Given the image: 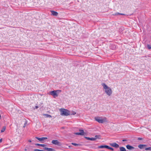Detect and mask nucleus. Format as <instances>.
<instances>
[{"instance_id": "obj_1", "label": "nucleus", "mask_w": 151, "mask_h": 151, "mask_svg": "<svg viewBox=\"0 0 151 151\" xmlns=\"http://www.w3.org/2000/svg\"><path fill=\"white\" fill-rule=\"evenodd\" d=\"M102 85L103 87L105 89V92L106 94L109 96H111L112 93V91L111 89L105 83H102Z\"/></svg>"}, {"instance_id": "obj_2", "label": "nucleus", "mask_w": 151, "mask_h": 151, "mask_svg": "<svg viewBox=\"0 0 151 151\" xmlns=\"http://www.w3.org/2000/svg\"><path fill=\"white\" fill-rule=\"evenodd\" d=\"M60 115L62 116H68L70 115V111L65 109H60Z\"/></svg>"}, {"instance_id": "obj_3", "label": "nucleus", "mask_w": 151, "mask_h": 151, "mask_svg": "<svg viewBox=\"0 0 151 151\" xmlns=\"http://www.w3.org/2000/svg\"><path fill=\"white\" fill-rule=\"evenodd\" d=\"M61 92L60 90H54L50 92V94L53 96L54 98L58 97L59 94Z\"/></svg>"}, {"instance_id": "obj_4", "label": "nucleus", "mask_w": 151, "mask_h": 151, "mask_svg": "<svg viewBox=\"0 0 151 151\" xmlns=\"http://www.w3.org/2000/svg\"><path fill=\"white\" fill-rule=\"evenodd\" d=\"M95 120L99 123H103L104 122H107V119L106 117H104L103 119L102 117H96L95 118Z\"/></svg>"}, {"instance_id": "obj_5", "label": "nucleus", "mask_w": 151, "mask_h": 151, "mask_svg": "<svg viewBox=\"0 0 151 151\" xmlns=\"http://www.w3.org/2000/svg\"><path fill=\"white\" fill-rule=\"evenodd\" d=\"M51 143L54 145H57L58 146H60L62 145V143L59 142L57 140H53L51 142Z\"/></svg>"}, {"instance_id": "obj_6", "label": "nucleus", "mask_w": 151, "mask_h": 151, "mask_svg": "<svg viewBox=\"0 0 151 151\" xmlns=\"http://www.w3.org/2000/svg\"><path fill=\"white\" fill-rule=\"evenodd\" d=\"M79 131L80 132H76L74 133V134L80 135H84V132L83 130L80 129L79 130Z\"/></svg>"}, {"instance_id": "obj_7", "label": "nucleus", "mask_w": 151, "mask_h": 151, "mask_svg": "<svg viewBox=\"0 0 151 151\" xmlns=\"http://www.w3.org/2000/svg\"><path fill=\"white\" fill-rule=\"evenodd\" d=\"M110 145L112 147L117 148L119 147V145L115 142L110 144Z\"/></svg>"}, {"instance_id": "obj_8", "label": "nucleus", "mask_w": 151, "mask_h": 151, "mask_svg": "<svg viewBox=\"0 0 151 151\" xmlns=\"http://www.w3.org/2000/svg\"><path fill=\"white\" fill-rule=\"evenodd\" d=\"M35 138L36 139H37L39 141H42L45 139H47V137H42V138H40L37 137H36Z\"/></svg>"}, {"instance_id": "obj_9", "label": "nucleus", "mask_w": 151, "mask_h": 151, "mask_svg": "<svg viewBox=\"0 0 151 151\" xmlns=\"http://www.w3.org/2000/svg\"><path fill=\"white\" fill-rule=\"evenodd\" d=\"M126 148L127 149L129 150H133L134 149V147L130 146L129 145H127L126 146Z\"/></svg>"}, {"instance_id": "obj_10", "label": "nucleus", "mask_w": 151, "mask_h": 151, "mask_svg": "<svg viewBox=\"0 0 151 151\" xmlns=\"http://www.w3.org/2000/svg\"><path fill=\"white\" fill-rule=\"evenodd\" d=\"M51 12L52 13V14L54 16H57L58 15V13L56 12H55L54 11H51Z\"/></svg>"}, {"instance_id": "obj_11", "label": "nucleus", "mask_w": 151, "mask_h": 151, "mask_svg": "<svg viewBox=\"0 0 151 151\" xmlns=\"http://www.w3.org/2000/svg\"><path fill=\"white\" fill-rule=\"evenodd\" d=\"M146 145H142L140 144L138 145V147L140 149H142L144 148V147H146Z\"/></svg>"}, {"instance_id": "obj_12", "label": "nucleus", "mask_w": 151, "mask_h": 151, "mask_svg": "<svg viewBox=\"0 0 151 151\" xmlns=\"http://www.w3.org/2000/svg\"><path fill=\"white\" fill-rule=\"evenodd\" d=\"M85 138L88 140H90L91 141H94L96 140V138H90L87 137H85Z\"/></svg>"}, {"instance_id": "obj_13", "label": "nucleus", "mask_w": 151, "mask_h": 151, "mask_svg": "<svg viewBox=\"0 0 151 151\" xmlns=\"http://www.w3.org/2000/svg\"><path fill=\"white\" fill-rule=\"evenodd\" d=\"M44 149L45 150H47L48 151H54V150L52 148H49L48 147H45Z\"/></svg>"}, {"instance_id": "obj_14", "label": "nucleus", "mask_w": 151, "mask_h": 151, "mask_svg": "<svg viewBox=\"0 0 151 151\" xmlns=\"http://www.w3.org/2000/svg\"><path fill=\"white\" fill-rule=\"evenodd\" d=\"M119 149L120 151H126V149L124 147H120Z\"/></svg>"}, {"instance_id": "obj_15", "label": "nucleus", "mask_w": 151, "mask_h": 151, "mask_svg": "<svg viewBox=\"0 0 151 151\" xmlns=\"http://www.w3.org/2000/svg\"><path fill=\"white\" fill-rule=\"evenodd\" d=\"M35 145H36L42 146V147H44L46 146L45 145L41 144H35Z\"/></svg>"}, {"instance_id": "obj_16", "label": "nucleus", "mask_w": 151, "mask_h": 151, "mask_svg": "<svg viewBox=\"0 0 151 151\" xmlns=\"http://www.w3.org/2000/svg\"><path fill=\"white\" fill-rule=\"evenodd\" d=\"M71 144L75 146H78L81 145L80 144H76L74 143H72Z\"/></svg>"}, {"instance_id": "obj_17", "label": "nucleus", "mask_w": 151, "mask_h": 151, "mask_svg": "<svg viewBox=\"0 0 151 151\" xmlns=\"http://www.w3.org/2000/svg\"><path fill=\"white\" fill-rule=\"evenodd\" d=\"M106 148L109 149L112 151H113L114 150V149L113 148L110 147L107 145L106 146Z\"/></svg>"}, {"instance_id": "obj_18", "label": "nucleus", "mask_w": 151, "mask_h": 151, "mask_svg": "<svg viewBox=\"0 0 151 151\" xmlns=\"http://www.w3.org/2000/svg\"><path fill=\"white\" fill-rule=\"evenodd\" d=\"M6 129V127H3L1 130V132H4L5 131Z\"/></svg>"}, {"instance_id": "obj_19", "label": "nucleus", "mask_w": 151, "mask_h": 151, "mask_svg": "<svg viewBox=\"0 0 151 151\" xmlns=\"http://www.w3.org/2000/svg\"><path fill=\"white\" fill-rule=\"evenodd\" d=\"M107 145H101L99 147V148H106Z\"/></svg>"}, {"instance_id": "obj_20", "label": "nucleus", "mask_w": 151, "mask_h": 151, "mask_svg": "<svg viewBox=\"0 0 151 151\" xmlns=\"http://www.w3.org/2000/svg\"><path fill=\"white\" fill-rule=\"evenodd\" d=\"M119 14L121 15H124V14H121L119 13H115V14H113V15H117Z\"/></svg>"}, {"instance_id": "obj_21", "label": "nucleus", "mask_w": 151, "mask_h": 151, "mask_svg": "<svg viewBox=\"0 0 151 151\" xmlns=\"http://www.w3.org/2000/svg\"><path fill=\"white\" fill-rule=\"evenodd\" d=\"M100 135H96L95 136V137L94 138H96V139H99L100 138Z\"/></svg>"}, {"instance_id": "obj_22", "label": "nucleus", "mask_w": 151, "mask_h": 151, "mask_svg": "<svg viewBox=\"0 0 151 151\" xmlns=\"http://www.w3.org/2000/svg\"><path fill=\"white\" fill-rule=\"evenodd\" d=\"M145 150H151V147L146 148H145Z\"/></svg>"}, {"instance_id": "obj_23", "label": "nucleus", "mask_w": 151, "mask_h": 151, "mask_svg": "<svg viewBox=\"0 0 151 151\" xmlns=\"http://www.w3.org/2000/svg\"><path fill=\"white\" fill-rule=\"evenodd\" d=\"M44 115L46 116V117H51V116L50 115L47 114H44Z\"/></svg>"}, {"instance_id": "obj_24", "label": "nucleus", "mask_w": 151, "mask_h": 151, "mask_svg": "<svg viewBox=\"0 0 151 151\" xmlns=\"http://www.w3.org/2000/svg\"><path fill=\"white\" fill-rule=\"evenodd\" d=\"M147 47L149 49H151V46L149 45H147Z\"/></svg>"}, {"instance_id": "obj_25", "label": "nucleus", "mask_w": 151, "mask_h": 151, "mask_svg": "<svg viewBox=\"0 0 151 151\" xmlns=\"http://www.w3.org/2000/svg\"><path fill=\"white\" fill-rule=\"evenodd\" d=\"M76 114V112L74 111H73L71 113H70V115H74L75 114Z\"/></svg>"}, {"instance_id": "obj_26", "label": "nucleus", "mask_w": 151, "mask_h": 151, "mask_svg": "<svg viewBox=\"0 0 151 151\" xmlns=\"http://www.w3.org/2000/svg\"><path fill=\"white\" fill-rule=\"evenodd\" d=\"M34 151H44L43 150H40L37 149H35L34 150Z\"/></svg>"}, {"instance_id": "obj_27", "label": "nucleus", "mask_w": 151, "mask_h": 151, "mask_svg": "<svg viewBox=\"0 0 151 151\" xmlns=\"http://www.w3.org/2000/svg\"><path fill=\"white\" fill-rule=\"evenodd\" d=\"M27 124V122H26L24 124V126H23V127L24 128L26 126Z\"/></svg>"}, {"instance_id": "obj_28", "label": "nucleus", "mask_w": 151, "mask_h": 151, "mask_svg": "<svg viewBox=\"0 0 151 151\" xmlns=\"http://www.w3.org/2000/svg\"><path fill=\"white\" fill-rule=\"evenodd\" d=\"M138 139L139 140H142V138H140V137H139V138H138Z\"/></svg>"}, {"instance_id": "obj_29", "label": "nucleus", "mask_w": 151, "mask_h": 151, "mask_svg": "<svg viewBox=\"0 0 151 151\" xmlns=\"http://www.w3.org/2000/svg\"><path fill=\"white\" fill-rule=\"evenodd\" d=\"M35 108L36 109H37L38 108V106H35Z\"/></svg>"}, {"instance_id": "obj_30", "label": "nucleus", "mask_w": 151, "mask_h": 151, "mask_svg": "<svg viewBox=\"0 0 151 151\" xmlns=\"http://www.w3.org/2000/svg\"><path fill=\"white\" fill-rule=\"evenodd\" d=\"M2 141V139H0V143Z\"/></svg>"}, {"instance_id": "obj_31", "label": "nucleus", "mask_w": 151, "mask_h": 151, "mask_svg": "<svg viewBox=\"0 0 151 151\" xmlns=\"http://www.w3.org/2000/svg\"><path fill=\"white\" fill-rule=\"evenodd\" d=\"M28 142H31V140H28Z\"/></svg>"}, {"instance_id": "obj_32", "label": "nucleus", "mask_w": 151, "mask_h": 151, "mask_svg": "<svg viewBox=\"0 0 151 151\" xmlns=\"http://www.w3.org/2000/svg\"><path fill=\"white\" fill-rule=\"evenodd\" d=\"M122 141H126V139H123Z\"/></svg>"}, {"instance_id": "obj_33", "label": "nucleus", "mask_w": 151, "mask_h": 151, "mask_svg": "<svg viewBox=\"0 0 151 151\" xmlns=\"http://www.w3.org/2000/svg\"><path fill=\"white\" fill-rule=\"evenodd\" d=\"M69 147H70V146H69Z\"/></svg>"}]
</instances>
